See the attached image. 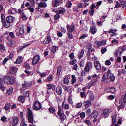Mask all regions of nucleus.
Wrapping results in <instances>:
<instances>
[{
    "instance_id": "obj_1",
    "label": "nucleus",
    "mask_w": 126,
    "mask_h": 126,
    "mask_svg": "<svg viewBox=\"0 0 126 126\" xmlns=\"http://www.w3.org/2000/svg\"><path fill=\"white\" fill-rule=\"evenodd\" d=\"M4 80L7 84H12L15 83L16 79L14 77L7 76L4 78Z\"/></svg>"
},
{
    "instance_id": "obj_2",
    "label": "nucleus",
    "mask_w": 126,
    "mask_h": 126,
    "mask_svg": "<svg viewBox=\"0 0 126 126\" xmlns=\"http://www.w3.org/2000/svg\"><path fill=\"white\" fill-rule=\"evenodd\" d=\"M92 67L93 65L92 62L90 61H88L86 64L84 70L86 72H88L92 69Z\"/></svg>"
},
{
    "instance_id": "obj_3",
    "label": "nucleus",
    "mask_w": 126,
    "mask_h": 126,
    "mask_svg": "<svg viewBox=\"0 0 126 126\" xmlns=\"http://www.w3.org/2000/svg\"><path fill=\"white\" fill-rule=\"evenodd\" d=\"M41 104L37 101H36L32 105L33 109L35 110H39L42 108Z\"/></svg>"
},
{
    "instance_id": "obj_4",
    "label": "nucleus",
    "mask_w": 126,
    "mask_h": 126,
    "mask_svg": "<svg viewBox=\"0 0 126 126\" xmlns=\"http://www.w3.org/2000/svg\"><path fill=\"white\" fill-rule=\"evenodd\" d=\"M126 49L125 47H120L118 48V49L116 52L115 54L116 56L118 57V56H120L122 53V52L124 51Z\"/></svg>"
},
{
    "instance_id": "obj_5",
    "label": "nucleus",
    "mask_w": 126,
    "mask_h": 126,
    "mask_svg": "<svg viewBox=\"0 0 126 126\" xmlns=\"http://www.w3.org/2000/svg\"><path fill=\"white\" fill-rule=\"evenodd\" d=\"M36 2L38 6L40 7L45 8L47 6L46 3L43 2L42 0H37Z\"/></svg>"
},
{
    "instance_id": "obj_6",
    "label": "nucleus",
    "mask_w": 126,
    "mask_h": 126,
    "mask_svg": "<svg viewBox=\"0 0 126 126\" xmlns=\"http://www.w3.org/2000/svg\"><path fill=\"white\" fill-rule=\"evenodd\" d=\"M98 76L96 74L92 76V82L88 84L89 86L91 87L97 80Z\"/></svg>"
},
{
    "instance_id": "obj_7",
    "label": "nucleus",
    "mask_w": 126,
    "mask_h": 126,
    "mask_svg": "<svg viewBox=\"0 0 126 126\" xmlns=\"http://www.w3.org/2000/svg\"><path fill=\"white\" fill-rule=\"evenodd\" d=\"M111 111L110 109H106L103 110L101 116L105 118L107 117L109 115V113Z\"/></svg>"
},
{
    "instance_id": "obj_8",
    "label": "nucleus",
    "mask_w": 126,
    "mask_h": 126,
    "mask_svg": "<svg viewBox=\"0 0 126 126\" xmlns=\"http://www.w3.org/2000/svg\"><path fill=\"white\" fill-rule=\"evenodd\" d=\"M106 43V41L104 40L101 41H96L94 42V43L97 45V47L99 48V47L101 46L105 45Z\"/></svg>"
},
{
    "instance_id": "obj_9",
    "label": "nucleus",
    "mask_w": 126,
    "mask_h": 126,
    "mask_svg": "<svg viewBox=\"0 0 126 126\" xmlns=\"http://www.w3.org/2000/svg\"><path fill=\"white\" fill-rule=\"evenodd\" d=\"M32 84V83L31 81H25L24 83L22 84V88L25 89L27 87L31 86Z\"/></svg>"
},
{
    "instance_id": "obj_10",
    "label": "nucleus",
    "mask_w": 126,
    "mask_h": 126,
    "mask_svg": "<svg viewBox=\"0 0 126 126\" xmlns=\"http://www.w3.org/2000/svg\"><path fill=\"white\" fill-rule=\"evenodd\" d=\"M59 110L58 112V114L59 116L60 119L62 120H64L66 117V116L64 114L61 108L59 107Z\"/></svg>"
},
{
    "instance_id": "obj_11",
    "label": "nucleus",
    "mask_w": 126,
    "mask_h": 126,
    "mask_svg": "<svg viewBox=\"0 0 126 126\" xmlns=\"http://www.w3.org/2000/svg\"><path fill=\"white\" fill-rule=\"evenodd\" d=\"M40 59L39 56L38 55H36L34 57L32 61V64L34 65L37 63Z\"/></svg>"
},
{
    "instance_id": "obj_12",
    "label": "nucleus",
    "mask_w": 126,
    "mask_h": 126,
    "mask_svg": "<svg viewBox=\"0 0 126 126\" xmlns=\"http://www.w3.org/2000/svg\"><path fill=\"white\" fill-rule=\"evenodd\" d=\"M19 120L18 118L16 117H13L10 123L13 126L16 125L18 122Z\"/></svg>"
},
{
    "instance_id": "obj_13",
    "label": "nucleus",
    "mask_w": 126,
    "mask_h": 126,
    "mask_svg": "<svg viewBox=\"0 0 126 126\" xmlns=\"http://www.w3.org/2000/svg\"><path fill=\"white\" fill-rule=\"evenodd\" d=\"M5 82L4 80V79L2 78H0V88L2 90L5 89V87L4 86V83Z\"/></svg>"
},
{
    "instance_id": "obj_14",
    "label": "nucleus",
    "mask_w": 126,
    "mask_h": 126,
    "mask_svg": "<svg viewBox=\"0 0 126 126\" xmlns=\"http://www.w3.org/2000/svg\"><path fill=\"white\" fill-rule=\"evenodd\" d=\"M94 64L95 68L97 70H99L101 69V64L99 61H95Z\"/></svg>"
},
{
    "instance_id": "obj_15",
    "label": "nucleus",
    "mask_w": 126,
    "mask_h": 126,
    "mask_svg": "<svg viewBox=\"0 0 126 126\" xmlns=\"http://www.w3.org/2000/svg\"><path fill=\"white\" fill-rule=\"evenodd\" d=\"M126 103V100L124 101V99H121L119 101V105L118 106V108L119 109H121L123 108L124 106V103Z\"/></svg>"
},
{
    "instance_id": "obj_16",
    "label": "nucleus",
    "mask_w": 126,
    "mask_h": 126,
    "mask_svg": "<svg viewBox=\"0 0 126 126\" xmlns=\"http://www.w3.org/2000/svg\"><path fill=\"white\" fill-rule=\"evenodd\" d=\"M98 115V112L96 110L93 111L90 115V117L91 118H96Z\"/></svg>"
},
{
    "instance_id": "obj_17",
    "label": "nucleus",
    "mask_w": 126,
    "mask_h": 126,
    "mask_svg": "<svg viewBox=\"0 0 126 126\" xmlns=\"http://www.w3.org/2000/svg\"><path fill=\"white\" fill-rule=\"evenodd\" d=\"M67 30L68 31L67 36L69 39L71 38V28L70 25H68L67 26Z\"/></svg>"
},
{
    "instance_id": "obj_18",
    "label": "nucleus",
    "mask_w": 126,
    "mask_h": 126,
    "mask_svg": "<svg viewBox=\"0 0 126 126\" xmlns=\"http://www.w3.org/2000/svg\"><path fill=\"white\" fill-rule=\"evenodd\" d=\"M23 58L21 56H19L17 58L16 61L14 62L15 63L18 64L21 63L23 61Z\"/></svg>"
},
{
    "instance_id": "obj_19",
    "label": "nucleus",
    "mask_w": 126,
    "mask_h": 126,
    "mask_svg": "<svg viewBox=\"0 0 126 126\" xmlns=\"http://www.w3.org/2000/svg\"><path fill=\"white\" fill-rule=\"evenodd\" d=\"M97 31V29L94 26H92L91 27L90 32L92 34H94Z\"/></svg>"
},
{
    "instance_id": "obj_20",
    "label": "nucleus",
    "mask_w": 126,
    "mask_h": 126,
    "mask_svg": "<svg viewBox=\"0 0 126 126\" xmlns=\"http://www.w3.org/2000/svg\"><path fill=\"white\" fill-rule=\"evenodd\" d=\"M84 103L85 108H88L91 105V102L90 100H87L84 101Z\"/></svg>"
},
{
    "instance_id": "obj_21",
    "label": "nucleus",
    "mask_w": 126,
    "mask_h": 126,
    "mask_svg": "<svg viewBox=\"0 0 126 126\" xmlns=\"http://www.w3.org/2000/svg\"><path fill=\"white\" fill-rule=\"evenodd\" d=\"M51 40V38L50 37L47 36L45 40L43 41V43L44 44H47L50 42Z\"/></svg>"
},
{
    "instance_id": "obj_22",
    "label": "nucleus",
    "mask_w": 126,
    "mask_h": 126,
    "mask_svg": "<svg viewBox=\"0 0 126 126\" xmlns=\"http://www.w3.org/2000/svg\"><path fill=\"white\" fill-rule=\"evenodd\" d=\"M17 69L15 67H13L10 70L9 73L11 74H14L17 71Z\"/></svg>"
},
{
    "instance_id": "obj_23",
    "label": "nucleus",
    "mask_w": 126,
    "mask_h": 126,
    "mask_svg": "<svg viewBox=\"0 0 126 126\" xmlns=\"http://www.w3.org/2000/svg\"><path fill=\"white\" fill-rule=\"evenodd\" d=\"M14 20V18L13 17L11 16H7L6 18L7 21L9 22L10 23L12 22Z\"/></svg>"
},
{
    "instance_id": "obj_24",
    "label": "nucleus",
    "mask_w": 126,
    "mask_h": 126,
    "mask_svg": "<svg viewBox=\"0 0 126 126\" xmlns=\"http://www.w3.org/2000/svg\"><path fill=\"white\" fill-rule=\"evenodd\" d=\"M84 51L83 50L81 49L79 51V52L78 55V58L80 59L82 58L83 55Z\"/></svg>"
},
{
    "instance_id": "obj_25",
    "label": "nucleus",
    "mask_w": 126,
    "mask_h": 126,
    "mask_svg": "<svg viewBox=\"0 0 126 126\" xmlns=\"http://www.w3.org/2000/svg\"><path fill=\"white\" fill-rule=\"evenodd\" d=\"M123 8H126V1L124 0H119Z\"/></svg>"
},
{
    "instance_id": "obj_26",
    "label": "nucleus",
    "mask_w": 126,
    "mask_h": 126,
    "mask_svg": "<svg viewBox=\"0 0 126 126\" xmlns=\"http://www.w3.org/2000/svg\"><path fill=\"white\" fill-rule=\"evenodd\" d=\"M56 93L58 94H60L62 93V88L60 86L57 87L56 90Z\"/></svg>"
},
{
    "instance_id": "obj_27",
    "label": "nucleus",
    "mask_w": 126,
    "mask_h": 126,
    "mask_svg": "<svg viewBox=\"0 0 126 126\" xmlns=\"http://www.w3.org/2000/svg\"><path fill=\"white\" fill-rule=\"evenodd\" d=\"M2 23L3 25L6 28H8L9 27L10 25V22L7 21L6 20L5 22H4Z\"/></svg>"
},
{
    "instance_id": "obj_28",
    "label": "nucleus",
    "mask_w": 126,
    "mask_h": 126,
    "mask_svg": "<svg viewBox=\"0 0 126 126\" xmlns=\"http://www.w3.org/2000/svg\"><path fill=\"white\" fill-rule=\"evenodd\" d=\"M14 43L13 41L12 40H10L7 43V44L9 46L11 47L14 46Z\"/></svg>"
},
{
    "instance_id": "obj_29",
    "label": "nucleus",
    "mask_w": 126,
    "mask_h": 126,
    "mask_svg": "<svg viewBox=\"0 0 126 126\" xmlns=\"http://www.w3.org/2000/svg\"><path fill=\"white\" fill-rule=\"evenodd\" d=\"M33 117L32 112L30 109L28 108V117Z\"/></svg>"
},
{
    "instance_id": "obj_30",
    "label": "nucleus",
    "mask_w": 126,
    "mask_h": 126,
    "mask_svg": "<svg viewBox=\"0 0 126 126\" xmlns=\"http://www.w3.org/2000/svg\"><path fill=\"white\" fill-rule=\"evenodd\" d=\"M92 44L90 43H88L87 45V48L89 49L88 51L89 52H90L92 50H94V49H91V51H90V49L92 47Z\"/></svg>"
},
{
    "instance_id": "obj_31",
    "label": "nucleus",
    "mask_w": 126,
    "mask_h": 126,
    "mask_svg": "<svg viewBox=\"0 0 126 126\" xmlns=\"http://www.w3.org/2000/svg\"><path fill=\"white\" fill-rule=\"evenodd\" d=\"M65 10L63 8L61 10H57L56 11V13L59 14H61L63 13H65Z\"/></svg>"
},
{
    "instance_id": "obj_32",
    "label": "nucleus",
    "mask_w": 126,
    "mask_h": 126,
    "mask_svg": "<svg viewBox=\"0 0 126 126\" xmlns=\"http://www.w3.org/2000/svg\"><path fill=\"white\" fill-rule=\"evenodd\" d=\"M21 122L20 124V126H27V124H26L24 119L21 120Z\"/></svg>"
},
{
    "instance_id": "obj_33",
    "label": "nucleus",
    "mask_w": 126,
    "mask_h": 126,
    "mask_svg": "<svg viewBox=\"0 0 126 126\" xmlns=\"http://www.w3.org/2000/svg\"><path fill=\"white\" fill-rule=\"evenodd\" d=\"M108 90V92L112 93L114 92L115 91V88L113 87L109 88Z\"/></svg>"
},
{
    "instance_id": "obj_34",
    "label": "nucleus",
    "mask_w": 126,
    "mask_h": 126,
    "mask_svg": "<svg viewBox=\"0 0 126 126\" xmlns=\"http://www.w3.org/2000/svg\"><path fill=\"white\" fill-rule=\"evenodd\" d=\"M83 122L88 126H91L90 121L89 120H85Z\"/></svg>"
},
{
    "instance_id": "obj_35",
    "label": "nucleus",
    "mask_w": 126,
    "mask_h": 126,
    "mask_svg": "<svg viewBox=\"0 0 126 126\" xmlns=\"http://www.w3.org/2000/svg\"><path fill=\"white\" fill-rule=\"evenodd\" d=\"M109 78H110L111 81H113L115 79V77L112 74H110Z\"/></svg>"
},
{
    "instance_id": "obj_36",
    "label": "nucleus",
    "mask_w": 126,
    "mask_h": 126,
    "mask_svg": "<svg viewBox=\"0 0 126 126\" xmlns=\"http://www.w3.org/2000/svg\"><path fill=\"white\" fill-rule=\"evenodd\" d=\"M66 7L68 8H70L71 7V1H68L66 3Z\"/></svg>"
},
{
    "instance_id": "obj_37",
    "label": "nucleus",
    "mask_w": 126,
    "mask_h": 126,
    "mask_svg": "<svg viewBox=\"0 0 126 126\" xmlns=\"http://www.w3.org/2000/svg\"><path fill=\"white\" fill-rule=\"evenodd\" d=\"M117 117L116 115H115L113 116L112 117V121L113 124H115V123L116 121V118Z\"/></svg>"
},
{
    "instance_id": "obj_38",
    "label": "nucleus",
    "mask_w": 126,
    "mask_h": 126,
    "mask_svg": "<svg viewBox=\"0 0 126 126\" xmlns=\"http://www.w3.org/2000/svg\"><path fill=\"white\" fill-rule=\"evenodd\" d=\"M13 88H10L9 90H7V93L9 95L11 94L13 92Z\"/></svg>"
},
{
    "instance_id": "obj_39",
    "label": "nucleus",
    "mask_w": 126,
    "mask_h": 126,
    "mask_svg": "<svg viewBox=\"0 0 126 126\" xmlns=\"http://www.w3.org/2000/svg\"><path fill=\"white\" fill-rule=\"evenodd\" d=\"M28 119L29 122V123H31L32 124H33V117H28Z\"/></svg>"
},
{
    "instance_id": "obj_40",
    "label": "nucleus",
    "mask_w": 126,
    "mask_h": 126,
    "mask_svg": "<svg viewBox=\"0 0 126 126\" xmlns=\"http://www.w3.org/2000/svg\"><path fill=\"white\" fill-rule=\"evenodd\" d=\"M72 79L71 80V81H72V83H75L76 81V77L74 75H72Z\"/></svg>"
},
{
    "instance_id": "obj_41",
    "label": "nucleus",
    "mask_w": 126,
    "mask_h": 126,
    "mask_svg": "<svg viewBox=\"0 0 126 126\" xmlns=\"http://www.w3.org/2000/svg\"><path fill=\"white\" fill-rule=\"evenodd\" d=\"M23 98L24 96H20L18 97V100L20 102H23L24 101Z\"/></svg>"
},
{
    "instance_id": "obj_42",
    "label": "nucleus",
    "mask_w": 126,
    "mask_h": 126,
    "mask_svg": "<svg viewBox=\"0 0 126 126\" xmlns=\"http://www.w3.org/2000/svg\"><path fill=\"white\" fill-rule=\"evenodd\" d=\"M61 66H59L58 67L57 73L58 75H60V73L61 71Z\"/></svg>"
},
{
    "instance_id": "obj_43",
    "label": "nucleus",
    "mask_w": 126,
    "mask_h": 126,
    "mask_svg": "<svg viewBox=\"0 0 126 126\" xmlns=\"http://www.w3.org/2000/svg\"><path fill=\"white\" fill-rule=\"evenodd\" d=\"M63 88L66 90L70 91L71 89V87L69 86H63Z\"/></svg>"
},
{
    "instance_id": "obj_44",
    "label": "nucleus",
    "mask_w": 126,
    "mask_h": 126,
    "mask_svg": "<svg viewBox=\"0 0 126 126\" xmlns=\"http://www.w3.org/2000/svg\"><path fill=\"white\" fill-rule=\"evenodd\" d=\"M69 81L68 78L66 77H65L63 81L64 83L66 84H67L68 83Z\"/></svg>"
},
{
    "instance_id": "obj_45",
    "label": "nucleus",
    "mask_w": 126,
    "mask_h": 126,
    "mask_svg": "<svg viewBox=\"0 0 126 126\" xmlns=\"http://www.w3.org/2000/svg\"><path fill=\"white\" fill-rule=\"evenodd\" d=\"M69 107V105L66 104H63L62 105V108L64 109H67Z\"/></svg>"
},
{
    "instance_id": "obj_46",
    "label": "nucleus",
    "mask_w": 126,
    "mask_h": 126,
    "mask_svg": "<svg viewBox=\"0 0 126 126\" xmlns=\"http://www.w3.org/2000/svg\"><path fill=\"white\" fill-rule=\"evenodd\" d=\"M80 116L82 119H83L85 117V114L84 112H82L80 114Z\"/></svg>"
},
{
    "instance_id": "obj_47",
    "label": "nucleus",
    "mask_w": 126,
    "mask_h": 126,
    "mask_svg": "<svg viewBox=\"0 0 126 126\" xmlns=\"http://www.w3.org/2000/svg\"><path fill=\"white\" fill-rule=\"evenodd\" d=\"M5 47L2 44L0 45V50L1 51H3L5 50Z\"/></svg>"
},
{
    "instance_id": "obj_48",
    "label": "nucleus",
    "mask_w": 126,
    "mask_h": 126,
    "mask_svg": "<svg viewBox=\"0 0 126 126\" xmlns=\"http://www.w3.org/2000/svg\"><path fill=\"white\" fill-rule=\"evenodd\" d=\"M110 74H111L110 71V70L108 69L106 73V77H107V78H109V77H110Z\"/></svg>"
},
{
    "instance_id": "obj_49",
    "label": "nucleus",
    "mask_w": 126,
    "mask_h": 126,
    "mask_svg": "<svg viewBox=\"0 0 126 126\" xmlns=\"http://www.w3.org/2000/svg\"><path fill=\"white\" fill-rule=\"evenodd\" d=\"M9 36L12 38H14L15 36L13 32H10L9 33Z\"/></svg>"
},
{
    "instance_id": "obj_50",
    "label": "nucleus",
    "mask_w": 126,
    "mask_h": 126,
    "mask_svg": "<svg viewBox=\"0 0 126 126\" xmlns=\"http://www.w3.org/2000/svg\"><path fill=\"white\" fill-rule=\"evenodd\" d=\"M48 110L50 112H53L55 111V109L52 107L49 108Z\"/></svg>"
},
{
    "instance_id": "obj_51",
    "label": "nucleus",
    "mask_w": 126,
    "mask_h": 126,
    "mask_svg": "<svg viewBox=\"0 0 126 126\" xmlns=\"http://www.w3.org/2000/svg\"><path fill=\"white\" fill-rule=\"evenodd\" d=\"M84 64V61L83 60L81 61L79 64L80 67H82Z\"/></svg>"
},
{
    "instance_id": "obj_52",
    "label": "nucleus",
    "mask_w": 126,
    "mask_h": 126,
    "mask_svg": "<svg viewBox=\"0 0 126 126\" xmlns=\"http://www.w3.org/2000/svg\"><path fill=\"white\" fill-rule=\"evenodd\" d=\"M24 66L26 68L29 69L30 68L29 65L27 63H24Z\"/></svg>"
},
{
    "instance_id": "obj_53",
    "label": "nucleus",
    "mask_w": 126,
    "mask_h": 126,
    "mask_svg": "<svg viewBox=\"0 0 126 126\" xmlns=\"http://www.w3.org/2000/svg\"><path fill=\"white\" fill-rule=\"evenodd\" d=\"M52 4L53 7H56L58 6V4L56 3L55 0L52 1Z\"/></svg>"
},
{
    "instance_id": "obj_54",
    "label": "nucleus",
    "mask_w": 126,
    "mask_h": 126,
    "mask_svg": "<svg viewBox=\"0 0 126 126\" xmlns=\"http://www.w3.org/2000/svg\"><path fill=\"white\" fill-rule=\"evenodd\" d=\"M57 47L56 46H53L52 48V50L53 53H55Z\"/></svg>"
},
{
    "instance_id": "obj_55",
    "label": "nucleus",
    "mask_w": 126,
    "mask_h": 126,
    "mask_svg": "<svg viewBox=\"0 0 126 126\" xmlns=\"http://www.w3.org/2000/svg\"><path fill=\"white\" fill-rule=\"evenodd\" d=\"M111 63L109 60H107L105 62V64L107 65H109Z\"/></svg>"
},
{
    "instance_id": "obj_56",
    "label": "nucleus",
    "mask_w": 126,
    "mask_h": 126,
    "mask_svg": "<svg viewBox=\"0 0 126 126\" xmlns=\"http://www.w3.org/2000/svg\"><path fill=\"white\" fill-rule=\"evenodd\" d=\"M107 50L106 48L102 47L101 49V53L102 54L104 53Z\"/></svg>"
},
{
    "instance_id": "obj_57",
    "label": "nucleus",
    "mask_w": 126,
    "mask_h": 126,
    "mask_svg": "<svg viewBox=\"0 0 126 126\" xmlns=\"http://www.w3.org/2000/svg\"><path fill=\"white\" fill-rule=\"evenodd\" d=\"M10 107V105L9 104H7L4 107L5 110H8Z\"/></svg>"
},
{
    "instance_id": "obj_58",
    "label": "nucleus",
    "mask_w": 126,
    "mask_h": 126,
    "mask_svg": "<svg viewBox=\"0 0 126 126\" xmlns=\"http://www.w3.org/2000/svg\"><path fill=\"white\" fill-rule=\"evenodd\" d=\"M89 13L92 16L94 13V10L91 9L89 10Z\"/></svg>"
},
{
    "instance_id": "obj_59",
    "label": "nucleus",
    "mask_w": 126,
    "mask_h": 126,
    "mask_svg": "<svg viewBox=\"0 0 126 126\" xmlns=\"http://www.w3.org/2000/svg\"><path fill=\"white\" fill-rule=\"evenodd\" d=\"M87 36V34H84L82 35L81 36L79 37V39H84L85 37H86Z\"/></svg>"
},
{
    "instance_id": "obj_60",
    "label": "nucleus",
    "mask_w": 126,
    "mask_h": 126,
    "mask_svg": "<svg viewBox=\"0 0 126 126\" xmlns=\"http://www.w3.org/2000/svg\"><path fill=\"white\" fill-rule=\"evenodd\" d=\"M115 7L116 8H119L121 6V5L119 3L118 1H116V3Z\"/></svg>"
},
{
    "instance_id": "obj_61",
    "label": "nucleus",
    "mask_w": 126,
    "mask_h": 126,
    "mask_svg": "<svg viewBox=\"0 0 126 126\" xmlns=\"http://www.w3.org/2000/svg\"><path fill=\"white\" fill-rule=\"evenodd\" d=\"M1 21L2 23L4 22L5 19L4 16L3 15H1Z\"/></svg>"
},
{
    "instance_id": "obj_62",
    "label": "nucleus",
    "mask_w": 126,
    "mask_h": 126,
    "mask_svg": "<svg viewBox=\"0 0 126 126\" xmlns=\"http://www.w3.org/2000/svg\"><path fill=\"white\" fill-rule=\"evenodd\" d=\"M39 75L42 77H45L46 76V74L44 72H43L42 73H40Z\"/></svg>"
},
{
    "instance_id": "obj_63",
    "label": "nucleus",
    "mask_w": 126,
    "mask_h": 126,
    "mask_svg": "<svg viewBox=\"0 0 126 126\" xmlns=\"http://www.w3.org/2000/svg\"><path fill=\"white\" fill-rule=\"evenodd\" d=\"M27 8L31 12H33L34 10V9L31 7H28Z\"/></svg>"
},
{
    "instance_id": "obj_64",
    "label": "nucleus",
    "mask_w": 126,
    "mask_h": 126,
    "mask_svg": "<svg viewBox=\"0 0 126 126\" xmlns=\"http://www.w3.org/2000/svg\"><path fill=\"white\" fill-rule=\"evenodd\" d=\"M82 105V103L80 102L78 103L76 106V107L77 108H79L81 107Z\"/></svg>"
}]
</instances>
